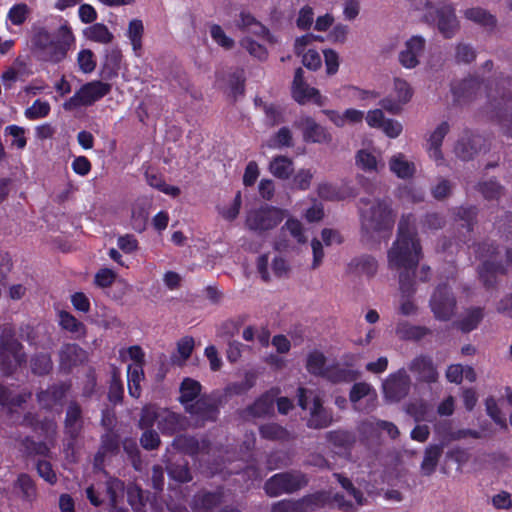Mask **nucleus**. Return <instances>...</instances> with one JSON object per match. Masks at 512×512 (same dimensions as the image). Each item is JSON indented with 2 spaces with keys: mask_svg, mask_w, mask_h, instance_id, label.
Masks as SVG:
<instances>
[{
  "mask_svg": "<svg viewBox=\"0 0 512 512\" xmlns=\"http://www.w3.org/2000/svg\"><path fill=\"white\" fill-rule=\"evenodd\" d=\"M306 368L309 373L325 377L328 369L326 359L322 352L314 350L307 355Z\"/></svg>",
  "mask_w": 512,
  "mask_h": 512,
  "instance_id": "nucleus-36",
  "label": "nucleus"
},
{
  "mask_svg": "<svg viewBox=\"0 0 512 512\" xmlns=\"http://www.w3.org/2000/svg\"><path fill=\"white\" fill-rule=\"evenodd\" d=\"M241 46L252 56L258 58V59H265L267 57V50L266 48L257 43L256 41L252 40L250 37H244L241 40Z\"/></svg>",
  "mask_w": 512,
  "mask_h": 512,
  "instance_id": "nucleus-55",
  "label": "nucleus"
},
{
  "mask_svg": "<svg viewBox=\"0 0 512 512\" xmlns=\"http://www.w3.org/2000/svg\"><path fill=\"white\" fill-rule=\"evenodd\" d=\"M480 141L479 137H468L461 139L455 146V154L462 160L470 159L475 153V145Z\"/></svg>",
  "mask_w": 512,
  "mask_h": 512,
  "instance_id": "nucleus-41",
  "label": "nucleus"
},
{
  "mask_svg": "<svg viewBox=\"0 0 512 512\" xmlns=\"http://www.w3.org/2000/svg\"><path fill=\"white\" fill-rule=\"evenodd\" d=\"M344 127L348 125H358L361 124L364 120V111L355 109V108H347L344 111H341Z\"/></svg>",
  "mask_w": 512,
  "mask_h": 512,
  "instance_id": "nucleus-63",
  "label": "nucleus"
},
{
  "mask_svg": "<svg viewBox=\"0 0 512 512\" xmlns=\"http://www.w3.org/2000/svg\"><path fill=\"white\" fill-rule=\"evenodd\" d=\"M270 148L289 147L292 145V132L287 127H282L271 139L267 141Z\"/></svg>",
  "mask_w": 512,
  "mask_h": 512,
  "instance_id": "nucleus-51",
  "label": "nucleus"
},
{
  "mask_svg": "<svg viewBox=\"0 0 512 512\" xmlns=\"http://www.w3.org/2000/svg\"><path fill=\"white\" fill-rule=\"evenodd\" d=\"M362 429L365 433H368L370 430L371 432L386 431L391 438H396L399 434L398 428L393 423L377 419L363 423Z\"/></svg>",
  "mask_w": 512,
  "mask_h": 512,
  "instance_id": "nucleus-38",
  "label": "nucleus"
},
{
  "mask_svg": "<svg viewBox=\"0 0 512 512\" xmlns=\"http://www.w3.org/2000/svg\"><path fill=\"white\" fill-rule=\"evenodd\" d=\"M209 32H210V36H211L212 40L216 44H218L219 46H221L222 48H224L226 50L233 48L234 40L225 33V31L223 30V28L220 25H218V24L211 25Z\"/></svg>",
  "mask_w": 512,
  "mask_h": 512,
  "instance_id": "nucleus-48",
  "label": "nucleus"
},
{
  "mask_svg": "<svg viewBox=\"0 0 512 512\" xmlns=\"http://www.w3.org/2000/svg\"><path fill=\"white\" fill-rule=\"evenodd\" d=\"M179 426V416L167 409L159 410V429L163 433H173Z\"/></svg>",
  "mask_w": 512,
  "mask_h": 512,
  "instance_id": "nucleus-42",
  "label": "nucleus"
},
{
  "mask_svg": "<svg viewBox=\"0 0 512 512\" xmlns=\"http://www.w3.org/2000/svg\"><path fill=\"white\" fill-rule=\"evenodd\" d=\"M449 124L447 122H441L429 135L426 144V150L429 157L436 163L443 161V154L441 151V145L443 139L449 132Z\"/></svg>",
  "mask_w": 512,
  "mask_h": 512,
  "instance_id": "nucleus-22",
  "label": "nucleus"
},
{
  "mask_svg": "<svg viewBox=\"0 0 512 512\" xmlns=\"http://www.w3.org/2000/svg\"><path fill=\"white\" fill-rule=\"evenodd\" d=\"M364 397H367L370 401L374 402L377 399V394L373 387L368 383L359 382L354 384L350 391V401L357 404Z\"/></svg>",
  "mask_w": 512,
  "mask_h": 512,
  "instance_id": "nucleus-37",
  "label": "nucleus"
},
{
  "mask_svg": "<svg viewBox=\"0 0 512 512\" xmlns=\"http://www.w3.org/2000/svg\"><path fill=\"white\" fill-rule=\"evenodd\" d=\"M355 165L365 173H378L384 167L381 150L371 143L360 148L355 153Z\"/></svg>",
  "mask_w": 512,
  "mask_h": 512,
  "instance_id": "nucleus-16",
  "label": "nucleus"
},
{
  "mask_svg": "<svg viewBox=\"0 0 512 512\" xmlns=\"http://www.w3.org/2000/svg\"><path fill=\"white\" fill-rule=\"evenodd\" d=\"M347 90L350 100L354 102L370 103L379 97V94L375 91L362 90L355 86H349Z\"/></svg>",
  "mask_w": 512,
  "mask_h": 512,
  "instance_id": "nucleus-50",
  "label": "nucleus"
},
{
  "mask_svg": "<svg viewBox=\"0 0 512 512\" xmlns=\"http://www.w3.org/2000/svg\"><path fill=\"white\" fill-rule=\"evenodd\" d=\"M307 480L300 473H280L272 476L265 484V491L269 496H278L291 493L303 485Z\"/></svg>",
  "mask_w": 512,
  "mask_h": 512,
  "instance_id": "nucleus-9",
  "label": "nucleus"
},
{
  "mask_svg": "<svg viewBox=\"0 0 512 512\" xmlns=\"http://www.w3.org/2000/svg\"><path fill=\"white\" fill-rule=\"evenodd\" d=\"M294 127L298 129L302 138L307 143L329 144L332 142V134L329 129L308 115H301L295 122Z\"/></svg>",
  "mask_w": 512,
  "mask_h": 512,
  "instance_id": "nucleus-8",
  "label": "nucleus"
},
{
  "mask_svg": "<svg viewBox=\"0 0 512 512\" xmlns=\"http://www.w3.org/2000/svg\"><path fill=\"white\" fill-rule=\"evenodd\" d=\"M317 39H320V37L306 34L298 37L294 45L295 53L302 56L303 65L311 70H317L322 64L320 54L312 47L313 42Z\"/></svg>",
  "mask_w": 512,
  "mask_h": 512,
  "instance_id": "nucleus-17",
  "label": "nucleus"
},
{
  "mask_svg": "<svg viewBox=\"0 0 512 512\" xmlns=\"http://www.w3.org/2000/svg\"><path fill=\"white\" fill-rule=\"evenodd\" d=\"M456 301L447 285H439L430 299V308L436 319L449 320L455 312Z\"/></svg>",
  "mask_w": 512,
  "mask_h": 512,
  "instance_id": "nucleus-10",
  "label": "nucleus"
},
{
  "mask_svg": "<svg viewBox=\"0 0 512 512\" xmlns=\"http://www.w3.org/2000/svg\"><path fill=\"white\" fill-rule=\"evenodd\" d=\"M412 96L413 89L410 84L404 79L396 78L392 92L380 101V105L385 111L398 114L401 112L403 105L411 100Z\"/></svg>",
  "mask_w": 512,
  "mask_h": 512,
  "instance_id": "nucleus-11",
  "label": "nucleus"
},
{
  "mask_svg": "<svg viewBox=\"0 0 512 512\" xmlns=\"http://www.w3.org/2000/svg\"><path fill=\"white\" fill-rule=\"evenodd\" d=\"M201 392V384L191 378H186L182 381L180 386V401L185 406L194 403Z\"/></svg>",
  "mask_w": 512,
  "mask_h": 512,
  "instance_id": "nucleus-30",
  "label": "nucleus"
},
{
  "mask_svg": "<svg viewBox=\"0 0 512 512\" xmlns=\"http://www.w3.org/2000/svg\"><path fill=\"white\" fill-rule=\"evenodd\" d=\"M292 96L299 104L313 102L316 105L322 106L326 102V97L322 96L318 89L310 87L305 83L303 70L301 68L295 71L292 84Z\"/></svg>",
  "mask_w": 512,
  "mask_h": 512,
  "instance_id": "nucleus-14",
  "label": "nucleus"
},
{
  "mask_svg": "<svg viewBox=\"0 0 512 512\" xmlns=\"http://www.w3.org/2000/svg\"><path fill=\"white\" fill-rule=\"evenodd\" d=\"M186 411L194 417L197 423L214 420L217 415L215 402L209 396L199 397L194 403L187 406Z\"/></svg>",
  "mask_w": 512,
  "mask_h": 512,
  "instance_id": "nucleus-19",
  "label": "nucleus"
},
{
  "mask_svg": "<svg viewBox=\"0 0 512 512\" xmlns=\"http://www.w3.org/2000/svg\"><path fill=\"white\" fill-rule=\"evenodd\" d=\"M351 266H353L358 273L369 277L373 276L377 272L378 268L377 261L370 256H363L354 259L351 262Z\"/></svg>",
  "mask_w": 512,
  "mask_h": 512,
  "instance_id": "nucleus-45",
  "label": "nucleus"
},
{
  "mask_svg": "<svg viewBox=\"0 0 512 512\" xmlns=\"http://www.w3.org/2000/svg\"><path fill=\"white\" fill-rule=\"evenodd\" d=\"M383 393L390 402H398L403 399L410 389V378L406 371L401 369L390 374L383 382Z\"/></svg>",
  "mask_w": 512,
  "mask_h": 512,
  "instance_id": "nucleus-13",
  "label": "nucleus"
},
{
  "mask_svg": "<svg viewBox=\"0 0 512 512\" xmlns=\"http://www.w3.org/2000/svg\"><path fill=\"white\" fill-rule=\"evenodd\" d=\"M272 512H303L300 500H282L272 506Z\"/></svg>",
  "mask_w": 512,
  "mask_h": 512,
  "instance_id": "nucleus-64",
  "label": "nucleus"
},
{
  "mask_svg": "<svg viewBox=\"0 0 512 512\" xmlns=\"http://www.w3.org/2000/svg\"><path fill=\"white\" fill-rule=\"evenodd\" d=\"M421 246L412 215L403 216L399 222L398 235L388 251L389 268L399 272L400 287L403 293L409 290L408 277L419 262Z\"/></svg>",
  "mask_w": 512,
  "mask_h": 512,
  "instance_id": "nucleus-1",
  "label": "nucleus"
},
{
  "mask_svg": "<svg viewBox=\"0 0 512 512\" xmlns=\"http://www.w3.org/2000/svg\"><path fill=\"white\" fill-rule=\"evenodd\" d=\"M486 411L487 414L492 418V420L500 425L501 427H506V418L504 415H502L501 411L499 410L496 400L492 397L488 398L486 400Z\"/></svg>",
  "mask_w": 512,
  "mask_h": 512,
  "instance_id": "nucleus-60",
  "label": "nucleus"
},
{
  "mask_svg": "<svg viewBox=\"0 0 512 512\" xmlns=\"http://www.w3.org/2000/svg\"><path fill=\"white\" fill-rule=\"evenodd\" d=\"M364 119L370 128L381 130L391 139L399 137L403 131L401 122L387 118L380 108L371 109L366 114L364 113Z\"/></svg>",
  "mask_w": 512,
  "mask_h": 512,
  "instance_id": "nucleus-12",
  "label": "nucleus"
},
{
  "mask_svg": "<svg viewBox=\"0 0 512 512\" xmlns=\"http://www.w3.org/2000/svg\"><path fill=\"white\" fill-rule=\"evenodd\" d=\"M284 216L282 209L264 205L248 211L245 223L249 230L262 233L275 228L282 222Z\"/></svg>",
  "mask_w": 512,
  "mask_h": 512,
  "instance_id": "nucleus-6",
  "label": "nucleus"
},
{
  "mask_svg": "<svg viewBox=\"0 0 512 512\" xmlns=\"http://www.w3.org/2000/svg\"><path fill=\"white\" fill-rule=\"evenodd\" d=\"M161 408H156L154 406H146L142 411V416L140 419V425L142 428L150 427L154 423H157L159 427V410Z\"/></svg>",
  "mask_w": 512,
  "mask_h": 512,
  "instance_id": "nucleus-59",
  "label": "nucleus"
},
{
  "mask_svg": "<svg viewBox=\"0 0 512 512\" xmlns=\"http://www.w3.org/2000/svg\"><path fill=\"white\" fill-rule=\"evenodd\" d=\"M221 502L219 493H206L197 496L195 512H215ZM223 512H239L237 510H224Z\"/></svg>",
  "mask_w": 512,
  "mask_h": 512,
  "instance_id": "nucleus-34",
  "label": "nucleus"
},
{
  "mask_svg": "<svg viewBox=\"0 0 512 512\" xmlns=\"http://www.w3.org/2000/svg\"><path fill=\"white\" fill-rule=\"evenodd\" d=\"M336 476L339 483L346 491L349 499H346L345 496L339 494H334L332 497L331 493L326 491L316 492L300 499L303 512H311L326 505L335 506L341 510L349 511L354 509L355 506H361L364 504L362 493L353 486L351 481L341 475Z\"/></svg>",
  "mask_w": 512,
  "mask_h": 512,
  "instance_id": "nucleus-3",
  "label": "nucleus"
},
{
  "mask_svg": "<svg viewBox=\"0 0 512 512\" xmlns=\"http://www.w3.org/2000/svg\"><path fill=\"white\" fill-rule=\"evenodd\" d=\"M84 33L88 40L100 44H109L114 39L113 33L102 23H95L91 25L85 29Z\"/></svg>",
  "mask_w": 512,
  "mask_h": 512,
  "instance_id": "nucleus-33",
  "label": "nucleus"
},
{
  "mask_svg": "<svg viewBox=\"0 0 512 512\" xmlns=\"http://www.w3.org/2000/svg\"><path fill=\"white\" fill-rule=\"evenodd\" d=\"M5 133L13 137L12 146L18 149H23L27 140L25 137V129L17 125H10L5 128Z\"/></svg>",
  "mask_w": 512,
  "mask_h": 512,
  "instance_id": "nucleus-58",
  "label": "nucleus"
},
{
  "mask_svg": "<svg viewBox=\"0 0 512 512\" xmlns=\"http://www.w3.org/2000/svg\"><path fill=\"white\" fill-rule=\"evenodd\" d=\"M13 495L23 503L31 505L37 499V488L27 474H20L13 484Z\"/></svg>",
  "mask_w": 512,
  "mask_h": 512,
  "instance_id": "nucleus-23",
  "label": "nucleus"
},
{
  "mask_svg": "<svg viewBox=\"0 0 512 512\" xmlns=\"http://www.w3.org/2000/svg\"><path fill=\"white\" fill-rule=\"evenodd\" d=\"M483 318V313L480 308H474L466 312L465 316L459 323L462 331L469 332L475 329Z\"/></svg>",
  "mask_w": 512,
  "mask_h": 512,
  "instance_id": "nucleus-47",
  "label": "nucleus"
},
{
  "mask_svg": "<svg viewBox=\"0 0 512 512\" xmlns=\"http://www.w3.org/2000/svg\"><path fill=\"white\" fill-rule=\"evenodd\" d=\"M268 170L274 177L285 180L294 172V164L286 156H276L270 161Z\"/></svg>",
  "mask_w": 512,
  "mask_h": 512,
  "instance_id": "nucleus-27",
  "label": "nucleus"
},
{
  "mask_svg": "<svg viewBox=\"0 0 512 512\" xmlns=\"http://www.w3.org/2000/svg\"><path fill=\"white\" fill-rule=\"evenodd\" d=\"M409 370L420 382L434 383L438 379V372L430 358L418 356L409 365Z\"/></svg>",
  "mask_w": 512,
  "mask_h": 512,
  "instance_id": "nucleus-21",
  "label": "nucleus"
},
{
  "mask_svg": "<svg viewBox=\"0 0 512 512\" xmlns=\"http://www.w3.org/2000/svg\"><path fill=\"white\" fill-rule=\"evenodd\" d=\"M146 180L151 187L156 188L167 195L176 197L180 194V189L178 187L166 184L160 176L154 173L147 172Z\"/></svg>",
  "mask_w": 512,
  "mask_h": 512,
  "instance_id": "nucleus-46",
  "label": "nucleus"
},
{
  "mask_svg": "<svg viewBox=\"0 0 512 512\" xmlns=\"http://www.w3.org/2000/svg\"><path fill=\"white\" fill-rule=\"evenodd\" d=\"M144 25L140 19H133L128 24L126 36L130 41L133 53L136 57L142 56V38Z\"/></svg>",
  "mask_w": 512,
  "mask_h": 512,
  "instance_id": "nucleus-26",
  "label": "nucleus"
},
{
  "mask_svg": "<svg viewBox=\"0 0 512 512\" xmlns=\"http://www.w3.org/2000/svg\"><path fill=\"white\" fill-rule=\"evenodd\" d=\"M32 47L39 57L47 62L63 61L75 44V37L67 23L62 24L52 35L45 27L35 26L31 37Z\"/></svg>",
  "mask_w": 512,
  "mask_h": 512,
  "instance_id": "nucleus-2",
  "label": "nucleus"
},
{
  "mask_svg": "<svg viewBox=\"0 0 512 512\" xmlns=\"http://www.w3.org/2000/svg\"><path fill=\"white\" fill-rule=\"evenodd\" d=\"M194 348V340L191 337L182 338L177 344V353L174 355V362L183 364L191 355Z\"/></svg>",
  "mask_w": 512,
  "mask_h": 512,
  "instance_id": "nucleus-49",
  "label": "nucleus"
},
{
  "mask_svg": "<svg viewBox=\"0 0 512 512\" xmlns=\"http://www.w3.org/2000/svg\"><path fill=\"white\" fill-rule=\"evenodd\" d=\"M325 377L334 383L350 382L358 377V373L353 369L336 365L328 367Z\"/></svg>",
  "mask_w": 512,
  "mask_h": 512,
  "instance_id": "nucleus-35",
  "label": "nucleus"
},
{
  "mask_svg": "<svg viewBox=\"0 0 512 512\" xmlns=\"http://www.w3.org/2000/svg\"><path fill=\"white\" fill-rule=\"evenodd\" d=\"M299 406L309 410L310 417L307 424L311 428H325L332 422V415L322 405V398L315 390L300 388L298 393Z\"/></svg>",
  "mask_w": 512,
  "mask_h": 512,
  "instance_id": "nucleus-5",
  "label": "nucleus"
},
{
  "mask_svg": "<svg viewBox=\"0 0 512 512\" xmlns=\"http://www.w3.org/2000/svg\"><path fill=\"white\" fill-rule=\"evenodd\" d=\"M278 392L271 390L261 396L249 409L248 412L253 417H261L270 414L273 411V404Z\"/></svg>",
  "mask_w": 512,
  "mask_h": 512,
  "instance_id": "nucleus-29",
  "label": "nucleus"
},
{
  "mask_svg": "<svg viewBox=\"0 0 512 512\" xmlns=\"http://www.w3.org/2000/svg\"><path fill=\"white\" fill-rule=\"evenodd\" d=\"M396 333L402 337L407 339H419L426 335L427 329L416 326H409L407 324H399Z\"/></svg>",
  "mask_w": 512,
  "mask_h": 512,
  "instance_id": "nucleus-57",
  "label": "nucleus"
},
{
  "mask_svg": "<svg viewBox=\"0 0 512 512\" xmlns=\"http://www.w3.org/2000/svg\"><path fill=\"white\" fill-rule=\"evenodd\" d=\"M50 111L51 106L48 101L37 99L30 107L25 109L24 115L28 120L33 121L47 117Z\"/></svg>",
  "mask_w": 512,
  "mask_h": 512,
  "instance_id": "nucleus-39",
  "label": "nucleus"
},
{
  "mask_svg": "<svg viewBox=\"0 0 512 512\" xmlns=\"http://www.w3.org/2000/svg\"><path fill=\"white\" fill-rule=\"evenodd\" d=\"M110 90L111 85L108 83L98 80L88 82L63 104V108L72 111L81 106H90L107 95Z\"/></svg>",
  "mask_w": 512,
  "mask_h": 512,
  "instance_id": "nucleus-7",
  "label": "nucleus"
},
{
  "mask_svg": "<svg viewBox=\"0 0 512 512\" xmlns=\"http://www.w3.org/2000/svg\"><path fill=\"white\" fill-rule=\"evenodd\" d=\"M37 471L39 476L49 484L53 485L57 482V475L50 462L46 460H39L37 463Z\"/></svg>",
  "mask_w": 512,
  "mask_h": 512,
  "instance_id": "nucleus-62",
  "label": "nucleus"
},
{
  "mask_svg": "<svg viewBox=\"0 0 512 512\" xmlns=\"http://www.w3.org/2000/svg\"><path fill=\"white\" fill-rule=\"evenodd\" d=\"M236 26L243 31H247L265 39L269 43L276 42L275 37L269 32V30L257 21L249 12H240L238 19L236 20Z\"/></svg>",
  "mask_w": 512,
  "mask_h": 512,
  "instance_id": "nucleus-20",
  "label": "nucleus"
},
{
  "mask_svg": "<svg viewBox=\"0 0 512 512\" xmlns=\"http://www.w3.org/2000/svg\"><path fill=\"white\" fill-rule=\"evenodd\" d=\"M59 323L63 329L70 331L76 337H81L85 334L84 325L68 312H60Z\"/></svg>",
  "mask_w": 512,
  "mask_h": 512,
  "instance_id": "nucleus-40",
  "label": "nucleus"
},
{
  "mask_svg": "<svg viewBox=\"0 0 512 512\" xmlns=\"http://www.w3.org/2000/svg\"><path fill=\"white\" fill-rule=\"evenodd\" d=\"M85 360V351L75 344H67L60 351L61 366L65 369H69Z\"/></svg>",
  "mask_w": 512,
  "mask_h": 512,
  "instance_id": "nucleus-25",
  "label": "nucleus"
},
{
  "mask_svg": "<svg viewBox=\"0 0 512 512\" xmlns=\"http://www.w3.org/2000/svg\"><path fill=\"white\" fill-rule=\"evenodd\" d=\"M65 394L64 386L54 387L38 394V401L41 406L50 408L56 405Z\"/></svg>",
  "mask_w": 512,
  "mask_h": 512,
  "instance_id": "nucleus-44",
  "label": "nucleus"
},
{
  "mask_svg": "<svg viewBox=\"0 0 512 512\" xmlns=\"http://www.w3.org/2000/svg\"><path fill=\"white\" fill-rule=\"evenodd\" d=\"M77 62L79 69L85 73H91L96 67L94 53L89 49H83L78 53Z\"/></svg>",
  "mask_w": 512,
  "mask_h": 512,
  "instance_id": "nucleus-53",
  "label": "nucleus"
},
{
  "mask_svg": "<svg viewBox=\"0 0 512 512\" xmlns=\"http://www.w3.org/2000/svg\"><path fill=\"white\" fill-rule=\"evenodd\" d=\"M361 229L368 238H375L388 232L394 224L390 207L382 201L362 200L360 205Z\"/></svg>",
  "mask_w": 512,
  "mask_h": 512,
  "instance_id": "nucleus-4",
  "label": "nucleus"
},
{
  "mask_svg": "<svg viewBox=\"0 0 512 512\" xmlns=\"http://www.w3.org/2000/svg\"><path fill=\"white\" fill-rule=\"evenodd\" d=\"M425 40L420 36H413L405 42L399 52V62L406 69H413L419 64V57L423 54Z\"/></svg>",
  "mask_w": 512,
  "mask_h": 512,
  "instance_id": "nucleus-18",
  "label": "nucleus"
},
{
  "mask_svg": "<svg viewBox=\"0 0 512 512\" xmlns=\"http://www.w3.org/2000/svg\"><path fill=\"white\" fill-rule=\"evenodd\" d=\"M282 231H288L297 243H305L306 237L302 223L297 219H288L282 227Z\"/></svg>",
  "mask_w": 512,
  "mask_h": 512,
  "instance_id": "nucleus-54",
  "label": "nucleus"
},
{
  "mask_svg": "<svg viewBox=\"0 0 512 512\" xmlns=\"http://www.w3.org/2000/svg\"><path fill=\"white\" fill-rule=\"evenodd\" d=\"M24 360L21 345L13 338L3 337L0 344V368L10 373Z\"/></svg>",
  "mask_w": 512,
  "mask_h": 512,
  "instance_id": "nucleus-15",
  "label": "nucleus"
},
{
  "mask_svg": "<svg viewBox=\"0 0 512 512\" xmlns=\"http://www.w3.org/2000/svg\"><path fill=\"white\" fill-rule=\"evenodd\" d=\"M443 448L440 445H430L425 449L424 458L421 463V471L424 475H431L439 462Z\"/></svg>",
  "mask_w": 512,
  "mask_h": 512,
  "instance_id": "nucleus-31",
  "label": "nucleus"
},
{
  "mask_svg": "<svg viewBox=\"0 0 512 512\" xmlns=\"http://www.w3.org/2000/svg\"><path fill=\"white\" fill-rule=\"evenodd\" d=\"M129 394L138 398L141 395V382L144 379L143 367L140 364H130L127 371Z\"/></svg>",
  "mask_w": 512,
  "mask_h": 512,
  "instance_id": "nucleus-32",
  "label": "nucleus"
},
{
  "mask_svg": "<svg viewBox=\"0 0 512 512\" xmlns=\"http://www.w3.org/2000/svg\"><path fill=\"white\" fill-rule=\"evenodd\" d=\"M51 367L50 357L46 353H41L32 360V370L36 374H46L51 370Z\"/></svg>",
  "mask_w": 512,
  "mask_h": 512,
  "instance_id": "nucleus-61",
  "label": "nucleus"
},
{
  "mask_svg": "<svg viewBox=\"0 0 512 512\" xmlns=\"http://www.w3.org/2000/svg\"><path fill=\"white\" fill-rule=\"evenodd\" d=\"M65 423L67 431L71 436H75L80 429V409L77 405L69 406Z\"/></svg>",
  "mask_w": 512,
  "mask_h": 512,
  "instance_id": "nucleus-52",
  "label": "nucleus"
},
{
  "mask_svg": "<svg viewBox=\"0 0 512 512\" xmlns=\"http://www.w3.org/2000/svg\"><path fill=\"white\" fill-rule=\"evenodd\" d=\"M465 15L468 19L482 24L484 26H493L494 18L492 15L488 14L485 10L480 8H472L465 12Z\"/></svg>",
  "mask_w": 512,
  "mask_h": 512,
  "instance_id": "nucleus-56",
  "label": "nucleus"
},
{
  "mask_svg": "<svg viewBox=\"0 0 512 512\" xmlns=\"http://www.w3.org/2000/svg\"><path fill=\"white\" fill-rule=\"evenodd\" d=\"M27 397H30V393L16 394L14 391L0 386V405L3 407L12 409L15 406H19L22 402H25Z\"/></svg>",
  "mask_w": 512,
  "mask_h": 512,
  "instance_id": "nucleus-43",
  "label": "nucleus"
},
{
  "mask_svg": "<svg viewBox=\"0 0 512 512\" xmlns=\"http://www.w3.org/2000/svg\"><path fill=\"white\" fill-rule=\"evenodd\" d=\"M438 27L445 37H451L458 28L454 11L450 6L443 7L438 12Z\"/></svg>",
  "mask_w": 512,
  "mask_h": 512,
  "instance_id": "nucleus-28",
  "label": "nucleus"
},
{
  "mask_svg": "<svg viewBox=\"0 0 512 512\" xmlns=\"http://www.w3.org/2000/svg\"><path fill=\"white\" fill-rule=\"evenodd\" d=\"M389 169L397 177L407 179L412 177L416 172V165L409 160L403 153H396L389 159Z\"/></svg>",
  "mask_w": 512,
  "mask_h": 512,
  "instance_id": "nucleus-24",
  "label": "nucleus"
}]
</instances>
